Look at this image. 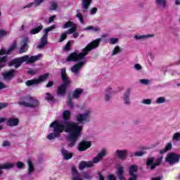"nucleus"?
Wrapping results in <instances>:
<instances>
[{
  "label": "nucleus",
  "instance_id": "nucleus-1",
  "mask_svg": "<svg viewBox=\"0 0 180 180\" xmlns=\"http://www.w3.org/2000/svg\"><path fill=\"white\" fill-rule=\"evenodd\" d=\"M92 117V109L89 108H82V112H78L75 115L76 122H66L65 125L59 120L52 122L49 125V133L46 136L48 140H56L60 137L61 133H68L67 137L69 141V147H74L77 140L82 134L83 124L91 122Z\"/></svg>",
  "mask_w": 180,
  "mask_h": 180
},
{
  "label": "nucleus",
  "instance_id": "nucleus-2",
  "mask_svg": "<svg viewBox=\"0 0 180 180\" xmlns=\"http://www.w3.org/2000/svg\"><path fill=\"white\" fill-rule=\"evenodd\" d=\"M101 41H102V39L98 38L83 49L81 53L73 52L70 53L66 58V61H81V60H84L85 56L88 55L89 51L99 47V43H101Z\"/></svg>",
  "mask_w": 180,
  "mask_h": 180
},
{
  "label": "nucleus",
  "instance_id": "nucleus-3",
  "mask_svg": "<svg viewBox=\"0 0 180 180\" xmlns=\"http://www.w3.org/2000/svg\"><path fill=\"white\" fill-rule=\"evenodd\" d=\"M42 57V54H38L34 56H29L25 55L22 57L13 60L12 62L9 63V66L12 67V65H14L15 68H19V67H20L23 63H26V64H33V63H36V61L41 60Z\"/></svg>",
  "mask_w": 180,
  "mask_h": 180
},
{
  "label": "nucleus",
  "instance_id": "nucleus-4",
  "mask_svg": "<svg viewBox=\"0 0 180 180\" xmlns=\"http://www.w3.org/2000/svg\"><path fill=\"white\" fill-rule=\"evenodd\" d=\"M68 27H70V28L60 35L59 39L60 43H61L62 41H65V39H67V34H73L72 37L74 39H77V37L79 36V32H77V24L74 23V22L68 21L65 22L63 25V29H68Z\"/></svg>",
  "mask_w": 180,
  "mask_h": 180
},
{
  "label": "nucleus",
  "instance_id": "nucleus-5",
  "mask_svg": "<svg viewBox=\"0 0 180 180\" xmlns=\"http://www.w3.org/2000/svg\"><path fill=\"white\" fill-rule=\"evenodd\" d=\"M61 78L63 81V84L58 88L57 94L60 96H64L65 91H67V86L70 82V79L67 77V71L65 70V68L61 69Z\"/></svg>",
  "mask_w": 180,
  "mask_h": 180
},
{
  "label": "nucleus",
  "instance_id": "nucleus-6",
  "mask_svg": "<svg viewBox=\"0 0 180 180\" xmlns=\"http://www.w3.org/2000/svg\"><path fill=\"white\" fill-rule=\"evenodd\" d=\"M107 154H108V150L105 148H101L100 152L93 159V161L85 162L86 167L91 168V167H94V164H98V162H101V161H102V160H103V158L106 157Z\"/></svg>",
  "mask_w": 180,
  "mask_h": 180
},
{
  "label": "nucleus",
  "instance_id": "nucleus-7",
  "mask_svg": "<svg viewBox=\"0 0 180 180\" xmlns=\"http://www.w3.org/2000/svg\"><path fill=\"white\" fill-rule=\"evenodd\" d=\"M14 49H16V44H13L8 50L1 49L0 51V68H4L5 66V63H6L8 60V57H2V56H5V54H9V53H11L12 50H14Z\"/></svg>",
  "mask_w": 180,
  "mask_h": 180
},
{
  "label": "nucleus",
  "instance_id": "nucleus-8",
  "mask_svg": "<svg viewBox=\"0 0 180 180\" xmlns=\"http://www.w3.org/2000/svg\"><path fill=\"white\" fill-rule=\"evenodd\" d=\"M57 26L56 25H51V27H49L48 28L44 30V34L41 38V43L37 46V49H43L46 44H47V37H49V32H51V30H54Z\"/></svg>",
  "mask_w": 180,
  "mask_h": 180
},
{
  "label": "nucleus",
  "instance_id": "nucleus-9",
  "mask_svg": "<svg viewBox=\"0 0 180 180\" xmlns=\"http://www.w3.org/2000/svg\"><path fill=\"white\" fill-rule=\"evenodd\" d=\"M50 74L45 73L41 76H39L37 79H33L31 80H28L26 82L27 86H32L33 85H39V84H41V82H44L49 78Z\"/></svg>",
  "mask_w": 180,
  "mask_h": 180
},
{
  "label": "nucleus",
  "instance_id": "nucleus-10",
  "mask_svg": "<svg viewBox=\"0 0 180 180\" xmlns=\"http://www.w3.org/2000/svg\"><path fill=\"white\" fill-rule=\"evenodd\" d=\"M180 155L174 153H171L167 154L165 161L166 162H169L172 165L174 164H176V162H179Z\"/></svg>",
  "mask_w": 180,
  "mask_h": 180
},
{
  "label": "nucleus",
  "instance_id": "nucleus-11",
  "mask_svg": "<svg viewBox=\"0 0 180 180\" xmlns=\"http://www.w3.org/2000/svg\"><path fill=\"white\" fill-rule=\"evenodd\" d=\"M85 64H86V60L84 59L82 62L72 66L70 70L72 72L75 73V75H77V77H78V74H79V70L85 65Z\"/></svg>",
  "mask_w": 180,
  "mask_h": 180
},
{
  "label": "nucleus",
  "instance_id": "nucleus-12",
  "mask_svg": "<svg viewBox=\"0 0 180 180\" xmlns=\"http://www.w3.org/2000/svg\"><path fill=\"white\" fill-rule=\"evenodd\" d=\"M127 154H129V150L124 149V150H117L115 152V155L120 160H127Z\"/></svg>",
  "mask_w": 180,
  "mask_h": 180
},
{
  "label": "nucleus",
  "instance_id": "nucleus-13",
  "mask_svg": "<svg viewBox=\"0 0 180 180\" xmlns=\"http://www.w3.org/2000/svg\"><path fill=\"white\" fill-rule=\"evenodd\" d=\"M91 146H92V143H91V141H82L78 144L77 148L79 151H85L88 150V148L91 147Z\"/></svg>",
  "mask_w": 180,
  "mask_h": 180
},
{
  "label": "nucleus",
  "instance_id": "nucleus-14",
  "mask_svg": "<svg viewBox=\"0 0 180 180\" xmlns=\"http://www.w3.org/2000/svg\"><path fill=\"white\" fill-rule=\"evenodd\" d=\"M30 102V96L21 97L18 103L20 106H24L25 108H29Z\"/></svg>",
  "mask_w": 180,
  "mask_h": 180
},
{
  "label": "nucleus",
  "instance_id": "nucleus-15",
  "mask_svg": "<svg viewBox=\"0 0 180 180\" xmlns=\"http://www.w3.org/2000/svg\"><path fill=\"white\" fill-rule=\"evenodd\" d=\"M115 94V91H113V89L110 86H108L105 89V96L104 100L105 102H109L112 99V96Z\"/></svg>",
  "mask_w": 180,
  "mask_h": 180
},
{
  "label": "nucleus",
  "instance_id": "nucleus-16",
  "mask_svg": "<svg viewBox=\"0 0 180 180\" xmlns=\"http://www.w3.org/2000/svg\"><path fill=\"white\" fill-rule=\"evenodd\" d=\"M16 75V71L12 70L3 73V78L5 81H11Z\"/></svg>",
  "mask_w": 180,
  "mask_h": 180
},
{
  "label": "nucleus",
  "instance_id": "nucleus-17",
  "mask_svg": "<svg viewBox=\"0 0 180 180\" xmlns=\"http://www.w3.org/2000/svg\"><path fill=\"white\" fill-rule=\"evenodd\" d=\"M27 164L28 165L27 167V176H31L34 173V165H33V160L32 159H28L27 161Z\"/></svg>",
  "mask_w": 180,
  "mask_h": 180
},
{
  "label": "nucleus",
  "instance_id": "nucleus-18",
  "mask_svg": "<svg viewBox=\"0 0 180 180\" xmlns=\"http://www.w3.org/2000/svg\"><path fill=\"white\" fill-rule=\"evenodd\" d=\"M71 117V111L68 110H65L63 112V120H65V122H63L61 120H58L59 122H61V123L63 124V126H65V122H72V121H67V120H70Z\"/></svg>",
  "mask_w": 180,
  "mask_h": 180
},
{
  "label": "nucleus",
  "instance_id": "nucleus-19",
  "mask_svg": "<svg viewBox=\"0 0 180 180\" xmlns=\"http://www.w3.org/2000/svg\"><path fill=\"white\" fill-rule=\"evenodd\" d=\"M27 41H29V39L25 38L22 41H21V48L20 49V53H26V51L28 50L29 46H27Z\"/></svg>",
  "mask_w": 180,
  "mask_h": 180
},
{
  "label": "nucleus",
  "instance_id": "nucleus-20",
  "mask_svg": "<svg viewBox=\"0 0 180 180\" xmlns=\"http://www.w3.org/2000/svg\"><path fill=\"white\" fill-rule=\"evenodd\" d=\"M60 152H61V154H62L64 160H71V158H72V155H73L72 153H71L64 148H62L60 150Z\"/></svg>",
  "mask_w": 180,
  "mask_h": 180
},
{
  "label": "nucleus",
  "instance_id": "nucleus-21",
  "mask_svg": "<svg viewBox=\"0 0 180 180\" xmlns=\"http://www.w3.org/2000/svg\"><path fill=\"white\" fill-rule=\"evenodd\" d=\"M29 108H39V106L40 105V102L39 101V100L36 99L34 97H32L30 96V103H29Z\"/></svg>",
  "mask_w": 180,
  "mask_h": 180
},
{
  "label": "nucleus",
  "instance_id": "nucleus-22",
  "mask_svg": "<svg viewBox=\"0 0 180 180\" xmlns=\"http://www.w3.org/2000/svg\"><path fill=\"white\" fill-rule=\"evenodd\" d=\"M124 172V168L122 166H118L117 167V175L118 176L119 180H126L123 174Z\"/></svg>",
  "mask_w": 180,
  "mask_h": 180
},
{
  "label": "nucleus",
  "instance_id": "nucleus-23",
  "mask_svg": "<svg viewBox=\"0 0 180 180\" xmlns=\"http://www.w3.org/2000/svg\"><path fill=\"white\" fill-rule=\"evenodd\" d=\"M7 126H11V127H13V126H18V124H19V119L18 118H8V120H7L6 122Z\"/></svg>",
  "mask_w": 180,
  "mask_h": 180
},
{
  "label": "nucleus",
  "instance_id": "nucleus-24",
  "mask_svg": "<svg viewBox=\"0 0 180 180\" xmlns=\"http://www.w3.org/2000/svg\"><path fill=\"white\" fill-rule=\"evenodd\" d=\"M72 180H84L78 176V170H77V167H72Z\"/></svg>",
  "mask_w": 180,
  "mask_h": 180
},
{
  "label": "nucleus",
  "instance_id": "nucleus-25",
  "mask_svg": "<svg viewBox=\"0 0 180 180\" xmlns=\"http://www.w3.org/2000/svg\"><path fill=\"white\" fill-rule=\"evenodd\" d=\"M83 93L84 90L82 89H76L72 94L73 99H78Z\"/></svg>",
  "mask_w": 180,
  "mask_h": 180
},
{
  "label": "nucleus",
  "instance_id": "nucleus-26",
  "mask_svg": "<svg viewBox=\"0 0 180 180\" xmlns=\"http://www.w3.org/2000/svg\"><path fill=\"white\" fill-rule=\"evenodd\" d=\"M151 37H154V34L135 35L134 37L136 40H147V39H150Z\"/></svg>",
  "mask_w": 180,
  "mask_h": 180
},
{
  "label": "nucleus",
  "instance_id": "nucleus-27",
  "mask_svg": "<svg viewBox=\"0 0 180 180\" xmlns=\"http://www.w3.org/2000/svg\"><path fill=\"white\" fill-rule=\"evenodd\" d=\"M2 169H11V168H13L15 167V163L7 162L0 165Z\"/></svg>",
  "mask_w": 180,
  "mask_h": 180
},
{
  "label": "nucleus",
  "instance_id": "nucleus-28",
  "mask_svg": "<svg viewBox=\"0 0 180 180\" xmlns=\"http://www.w3.org/2000/svg\"><path fill=\"white\" fill-rule=\"evenodd\" d=\"M122 99L125 103V105H130V91H127L124 96H122Z\"/></svg>",
  "mask_w": 180,
  "mask_h": 180
},
{
  "label": "nucleus",
  "instance_id": "nucleus-29",
  "mask_svg": "<svg viewBox=\"0 0 180 180\" xmlns=\"http://www.w3.org/2000/svg\"><path fill=\"white\" fill-rule=\"evenodd\" d=\"M78 176L79 178H82V179L91 180V179H92L94 176H92V174H91V173L84 172L81 175L78 174Z\"/></svg>",
  "mask_w": 180,
  "mask_h": 180
},
{
  "label": "nucleus",
  "instance_id": "nucleus-30",
  "mask_svg": "<svg viewBox=\"0 0 180 180\" xmlns=\"http://www.w3.org/2000/svg\"><path fill=\"white\" fill-rule=\"evenodd\" d=\"M172 148V143L171 142L166 144V146L164 149L160 151V154H165L167 151H169Z\"/></svg>",
  "mask_w": 180,
  "mask_h": 180
},
{
  "label": "nucleus",
  "instance_id": "nucleus-31",
  "mask_svg": "<svg viewBox=\"0 0 180 180\" xmlns=\"http://www.w3.org/2000/svg\"><path fill=\"white\" fill-rule=\"evenodd\" d=\"M155 2L159 8H165L167 6V0H156Z\"/></svg>",
  "mask_w": 180,
  "mask_h": 180
},
{
  "label": "nucleus",
  "instance_id": "nucleus-32",
  "mask_svg": "<svg viewBox=\"0 0 180 180\" xmlns=\"http://www.w3.org/2000/svg\"><path fill=\"white\" fill-rule=\"evenodd\" d=\"M43 29V25H39L38 27H37L34 29H32L30 31L31 34H37V33H39V32Z\"/></svg>",
  "mask_w": 180,
  "mask_h": 180
},
{
  "label": "nucleus",
  "instance_id": "nucleus-33",
  "mask_svg": "<svg viewBox=\"0 0 180 180\" xmlns=\"http://www.w3.org/2000/svg\"><path fill=\"white\" fill-rule=\"evenodd\" d=\"M91 2H92V0H82V6L83 9H88V8H89V5H91Z\"/></svg>",
  "mask_w": 180,
  "mask_h": 180
},
{
  "label": "nucleus",
  "instance_id": "nucleus-34",
  "mask_svg": "<svg viewBox=\"0 0 180 180\" xmlns=\"http://www.w3.org/2000/svg\"><path fill=\"white\" fill-rule=\"evenodd\" d=\"M162 158H164V156L161 155L160 157H159L157 159L156 163L150 167V169H155V167H157L158 165H160V164H161V162H162Z\"/></svg>",
  "mask_w": 180,
  "mask_h": 180
},
{
  "label": "nucleus",
  "instance_id": "nucleus-35",
  "mask_svg": "<svg viewBox=\"0 0 180 180\" xmlns=\"http://www.w3.org/2000/svg\"><path fill=\"white\" fill-rule=\"evenodd\" d=\"M139 82L142 85H150L151 84V80L148 79H139Z\"/></svg>",
  "mask_w": 180,
  "mask_h": 180
},
{
  "label": "nucleus",
  "instance_id": "nucleus-36",
  "mask_svg": "<svg viewBox=\"0 0 180 180\" xmlns=\"http://www.w3.org/2000/svg\"><path fill=\"white\" fill-rule=\"evenodd\" d=\"M135 172H137V166H136V165L131 166L129 167L130 175H136V174H134Z\"/></svg>",
  "mask_w": 180,
  "mask_h": 180
},
{
  "label": "nucleus",
  "instance_id": "nucleus-37",
  "mask_svg": "<svg viewBox=\"0 0 180 180\" xmlns=\"http://www.w3.org/2000/svg\"><path fill=\"white\" fill-rule=\"evenodd\" d=\"M120 51H122V50L120 49V46H117L112 50V52L111 53V55L112 56H116V54H119V53H120Z\"/></svg>",
  "mask_w": 180,
  "mask_h": 180
},
{
  "label": "nucleus",
  "instance_id": "nucleus-38",
  "mask_svg": "<svg viewBox=\"0 0 180 180\" xmlns=\"http://www.w3.org/2000/svg\"><path fill=\"white\" fill-rule=\"evenodd\" d=\"M44 99L46 101H54V97L50 93H46L44 95Z\"/></svg>",
  "mask_w": 180,
  "mask_h": 180
},
{
  "label": "nucleus",
  "instance_id": "nucleus-39",
  "mask_svg": "<svg viewBox=\"0 0 180 180\" xmlns=\"http://www.w3.org/2000/svg\"><path fill=\"white\" fill-rule=\"evenodd\" d=\"M67 105L69 108H70V109H72V108H74V104L72 103V101L71 100V96H70L68 97Z\"/></svg>",
  "mask_w": 180,
  "mask_h": 180
},
{
  "label": "nucleus",
  "instance_id": "nucleus-40",
  "mask_svg": "<svg viewBox=\"0 0 180 180\" xmlns=\"http://www.w3.org/2000/svg\"><path fill=\"white\" fill-rule=\"evenodd\" d=\"M76 17L79 19V22L84 25V16L82 15V14H81V13L77 12V13L76 14Z\"/></svg>",
  "mask_w": 180,
  "mask_h": 180
},
{
  "label": "nucleus",
  "instance_id": "nucleus-41",
  "mask_svg": "<svg viewBox=\"0 0 180 180\" xmlns=\"http://www.w3.org/2000/svg\"><path fill=\"white\" fill-rule=\"evenodd\" d=\"M142 105H151V99L150 98H144L141 101Z\"/></svg>",
  "mask_w": 180,
  "mask_h": 180
},
{
  "label": "nucleus",
  "instance_id": "nucleus-42",
  "mask_svg": "<svg viewBox=\"0 0 180 180\" xmlns=\"http://www.w3.org/2000/svg\"><path fill=\"white\" fill-rule=\"evenodd\" d=\"M38 72H39V69H35V70L30 69L27 71V74H29V75H34L37 74Z\"/></svg>",
  "mask_w": 180,
  "mask_h": 180
},
{
  "label": "nucleus",
  "instance_id": "nucleus-43",
  "mask_svg": "<svg viewBox=\"0 0 180 180\" xmlns=\"http://www.w3.org/2000/svg\"><path fill=\"white\" fill-rule=\"evenodd\" d=\"M108 43L110 44H116L117 43H119V39L117 38H110Z\"/></svg>",
  "mask_w": 180,
  "mask_h": 180
},
{
  "label": "nucleus",
  "instance_id": "nucleus-44",
  "mask_svg": "<svg viewBox=\"0 0 180 180\" xmlns=\"http://www.w3.org/2000/svg\"><path fill=\"white\" fill-rule=\"evenodd\" d=\"M71 49V41H69L66 45L63 47V50H65V51H70V50Z\"/></svg>",
  "mask_w": 180,
  "mask_h": 180
},
{
  "label": "nucleus",
  "instance_id": "nucleus-45",
  "mask_svg": "<svg viewBox=\"0 0 180 180\" xmlns=\"http://www.w3.org/2000/svg\"><path fill=\"white\" fill-rule=\"evenodd\" d=\"M49 8L51 11H56V9H57V3L54 1L51 2V5Z\"/></svg>",
  "mask_w": 180,
  "mask_h": 180
},
{
  "label": "nucleus",
  "instance_id": "nucleus-46",
  "mask_svg": "<svg viewBox=\"0 0 180 180\" xmlns=\"http://www.w3.org/2000/svg\"><path fill=\"white\" fill-rule=\"evenodd\" d=\"M180 139V132H176L173 135V140L178 141Z\"/></svg>",
  "mask_w": 180,
  "mask_h": 180
},
{
  "label": "nucleus",
  "instance_id": "nucleus-47",
  "mask_svg": "<svg viewBox=\"0 0 180 180\" xmlns=\"http://www.w3.org/2000/svg\"><path fill=\"white\" fill-rule=\"evenodd\" d=\"M165 102V97H159L156 100V103H164Z\"/></svg>",
  "mask_w": 180,
  "mask_h": 180
},
{
  "label": "nucleus",
  "instance_id": "nucleus-48",
  "mask_svg": "<svg viewBox=\"0 0 180 180\" xmlns=\"http://www.w3.org/2000/svg\"><path fill=\"white\" fill-rule=\"evenodd\" d=\"M134 68L136 70V71H141V70H143V67L140 65V64L136 63L134 65Z\"/></svg>",
  "mask_w": 180,
  "mask_h": 180
},
{
  "label": "nucleus",
  "instance_id": "nucleus-49",
  "mask_svg": "<svg viewBox=\"0 0 180 180\" xmlns=\"http://www.w3.org/2000/svg\"><path fill=\"white\" fill-rule=\"evenodd\" d=\"M79 169H84V168H86V165L85 161H83L79 163Z\"/></svg>",
  "mask_w": 180,
  "mask_h": 180
},
{
  "label": "nucleus",
  "instance_id": "nucleus-50",
  "mask_svg": "<svg viewBox=\"0 0 180 180\" xmlns=\"http://www.w3.org/2000/svg\"><path fill=\"white\" fill-rule=\"evenodd\" d=\"M43 2H44V0H34V4L36 6H39V5H41Z\"/></svg>",
  "mask_w": 180,
  "mask_h": 180
},
{
  "label": "nucleus",
  "instance_id": "nucleus-51",
  "mask_svg": "<svg viewBox=\"0 0 180 180\" xmlns=\"http://www.w3.org/2000/svg\"><path fill=\"white\" fill-rule=\"evenodd\" d=\"M134 155L135 157H143V155H144V153L143 151H139V152H136Z\"/></svg>",
  "mask_w": 180,
  "mask_h": 180
},
{
  "label": "nucleus",
  "instance_id": "nucleus-52",
  "mask_svg": "<svg viewBox=\"0 0 180 180\" xmlns=\"http://www.w3.org/2000/svg\"><path fill=\"white\" fill-rule=\"evenodd\" d=\"M107 179H108V180H116V176L114 175V174H109V175L107 176Z\"/></svg>",
  "mask_w": 180,
  "mask_h": 180
},
{
  "label": "nucleus",
  "instance_id": "nucleus-53",
  "mask_svg": "<svg viewBox=\"0 0 180 180\" xmlns=\"http://www.w3.org/2000/svg\"><path fill=\"white\" fill-rule=\"evenodd\" d=\"M16 166L18 167V168H20V169H22V168H23V167H25V164H23V162H18L16 163Z\"/></svg>",
  "mask_w": 180,
  "mask_h": 180
},
{
  "label": "nucleus",
  "instance_id": "nucleus-54",
  "mask_svg": "<svg viewBox=\"0 0 180 180\" xmlns=\"http://www.w3.org/2000/svg\"><path fill=\"white\" fill-rule=\"evenodd\" d=\"M98 12V8L94 7V8H92L91 10H90V13L91 15H95V13H96Z\"/></svg>",
  "mask_w": 180,
  "mask_h": 180
},
{
  "label": "nucleus",
  "instance_id": "nucleus-55",
  "mask_svg": "<svg viewBox=\"0 0 180 180\" xmlns=\"http://www.w3.org/2000/svg\"><path fill=\"white\" fill-rule=\"evenodd\" d=\"M154 161V158H150L148 159L146 162V165H151L153 164V162Z\"/></svg>",
  "mask_w": 180,
  "mask_h": 180
},
{
  "label": "nucleus",
  "instance_id": "nucleus-56",
  "mask_svg": "<svg viewBox=\"0 0 180 180\" xmlns=\"http://www.w3.org/2000/svg\"><path fill=\"white\" fill-rule=\"evenodd\" d=\"M2 146L3 147H9V146H11V142L8 141H4Z\"/></svg>",
  "mask_w": 180,
  "mask_h": 180
},
{
  "label": "nucleus",
  "instance_id": "nucleus-57",
  "mask_svg": "<svg viewBox=\"0 0 180 180\" xmlns=\"http://www.w3.org/2000/svg\"><path fill=\"white\" fill-rule=\"evenodd\" d=\"M6 107H8V103H0V110H1V109H4Z\"/></svg>",
  "mask_w": 180,
  "mask_h": 180
},
{
  "label": "nucleus",
  "instance_id": "nucleus-58",
  "mask_svg": "<svg viewBox=\"0 0 180 180\" xmlns=\"http://www.w3.org/2000/svg\"><path fill=\"white\" fill-rule=\"evenodd\" d=\"M6 34H8L7 31L0 30V37H4V36H6Z\"/></svg>",
  "mask_w": 180,
  "mask_h": 180
},
{
  "label": "nucleus",
  "instance_id": "nucleus-59",
  "mask_svg": "<svg viewBox=\"0 0 180 180\" xmlns=\"http://www.w3.org/2000/svg\"><path fill=\"white\" fill-rule=\"evenodd\" d=\"M54 19H56V15H52L51 17L49 18V22L51 23L54 22Z\"/></svg>",
  "mask_w": 180,
  "mask_h": 180
},
{
  "label": "nucleus",
  "instance_id": "nucleus-60",
  "mask_svg": "<svg viewBox=\"0 0 180 180\" xmlns=\"http://www.w3.org/2000/svg\"><path fill=\"white\" fill-rule=\"evenodd\" d=\"M98 180H105V177H103V175L101 172H98Z\"/></svg>",
  "mask_w": 180,
  "mask_h": 180
},
{
  "label": "nucleus",
  "instance_id": "nucleus-61",
  "mask_svg": "<svg viewBox=\"0 0 180 180\" xmlns=\"http://www.w3.org/2000/svg\"><path fill=\"white\" fill-rule=\"evenodd\" d=\"M54 85V82H49L48 84H46V88H51Z\"/></svg>",
  "mask_w": 180,
  "mask_h": 180
},
{
  "label": "nucleus",
  "instance_id": "nucleus-62",
  "mask_svg": "<svg viewBox=\"0 0 180 180\" xmlns=\"http://www.w3.org/2000/svg\"><path fill=\"white\" fill-rule=\"evenodd\" d=\"M7 86H6V84H4V82H0V89H4L5 88H6Z\"/></svg>",
  "mask_w": 180,
  "mask_h": 180
},
{
  "label": "nucleus",
  "instance_id": "nucleus-63",
  "mask_svg": "<svg viewBox=\"0 0 180 180\" xmlns=\"http://www.w3.org/2000/svg\"><path fill=\"white\" fill-rule=\"evenodd\" d=\"M100 30H101V28H99L98 27H94L93 26V29H92L93 32H100Z\"/></svg>",
  "mask_w": 180,
  "mask_h": 180
},
{
  "label": "nucleus",
  "instance_id": "nucleus-64",
  "mask_svg": "<svg viewBox=\"0 0 180 180\" xmlns=\"http://www.w3.org/2000/svg\"><path fill=\"white\" fill-rule=\"evenodd\" d=\"M33 4L34 3H30L28 4L27 6H24L23 8L26 9V8H32V6H33Z\"/></svg>",
  "mask_w": 180,
  "mask_h": 180
}]
</instances>
